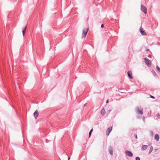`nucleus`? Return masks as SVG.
Here are the masks:
<instances>
[{
	"label": "nucleus",
	"mask_w": 160,
	"mask_h": 160,
	"mask_svg": "<svg viewBox=\"0 0 160 160\" xmlns=\"http://www.w3.org/2000/svg\"><path fill=\"white\" fill-rule=\"evenodd\" d=\"M135 111L138 114L142 115L143 114V109L141 107H137L135 108Z\"/></svg>",
	"instance_id": "1"
},
{
	"label": "nucleus",
	"mask_w": 160,
	"mask_h": 160,
	"mask_svg": "<svg viewBox=\"0 0 160 160\" xmlns=\"http://www.w3.org/2000/svg\"><path fill=\"white\" fill-rule=\"evenodd\" d=\"M145 62L146 65L148 67H150L151 65V62L150 60L147 58H144Z\"/></svg>",
	"instance_id": "2"
},
{
	"label": "nucleus",
	"mask_w": 160,
	"mask_h": 160,
	"mask_svg": "<svg viewBox=\"0 0 160 160\" xmlns=\"http://www.w3.org/2000/svg\"><path fill=\"white\" fill-rule=\"evenodd\" d=\"M88 28L87 29H84L83 30L82 32V38H84L86 37L87 34V32L88 31Z\"/></svg>",
	"instance_id": "3"
},
{
	"label": "nucleus",
	"mask_w": 160,
	"mask_h": 160,
	"mask_svg": "<svg viewBox=\"0 0 160 160\" xmlns=\"http://www.w3.org/2000/svg\"><path fill=\"white\" fill-rule=\"evenodd\" d=\"M141 9L145 14H146L147 13V9L145 6L142 5H141Z\"/></svg>",
	"instance_id": "4"
},
{
	"label": "nucleus",
	"mask_w": 160,
	"mask_h": 160,
	"mask_svg": "<svg viewBox=\"0 0 160 160\" xmlns=\"http://www.w3.org/2000/svg\"><path fill=\"white\" fill-rule=\"evenodd\" d=\"M126 155L129 157H132L133 156V154L131 152L128 150H126L125 152Z\"/></svg>",
	"instance_id": "5"
},
{
	"label": "nucleus",
	"mask_w": 160,
	"mask_h": 160,
	"mask_svg": "<svg viewBox=\"0 0 160 160\" xmlns=\"http://www.w3.org/2000/svg\"><path fill=\"white\" fill-rule=\"evenodd\" d=\"M112 129V127H110L108 128V129L107 131V133H106V134L107 136H108L109 134V133L111 131Z\"/></svg>",
	"instance_id": "6"
},
{
	"label": "nucleus",
	"mask_w": 160,
	"mask_h": 160,
	"mask_svg": "<svg viewBox=\"0 0 160 160\" xmlns=\"http://www.w3.org/2000/svg\"><path fill=\"white\" fill-rule=\"evenodd\" d=\"M140 31L141 34L143 35H147V34L145 32V31L142 29V28L140 29Z\"/></svg>",
	"instance_id": "7"
},
{
	"label": "nucleus",
	"mask_w": 160,
	"mask_h": 160,
	"mask_svg": "<svg viewBox=\"0 0 160 160\" xmlns=\"http://www.w3.org/2000/svg\"><path fill=\"white\" fill-rule=\"evenodd\" d=\"M34 116L36 119L37 118V117L39 115V113L37 110L35 111L33 113Z\"/></svg>",
	"instance_id": "8"
},
{
	"label": "nucleus",
	"mask_w": 160,
	"mask_h": 160,
	"mask_svg": "<svg viewBox=\"0 0 160 160\" xmlns=\"http://www.w3.org/2000/svg\"><path fill=\"white\" fill-rule=\"evenodd\" d=\"M128 77L131 79L133 78L132 76V72L130 71H128Z\"/></svg>",
	"instance_id": "9"
},
{
	"label": "nucleus",
	"mask_w": 160,
	"mask_h": 160,
	"mask_svg": "<svg viewBox=\"0 0 160 160\" xmlns=\"http://www.w3.org/2000/svg\"><path fill=\"white\" fill-rule=\"evenodd\" d=\"M109 151L110 154L112 155L113 154V150L112 147H110L109 148Z\"/></svg>",
	"instance_id": "10"
},
{
	"label": "nucleus",
	"mask_w": 160,
	"mask_h": 160,
	"mask_svg": "<svg viewBox=\"0 0 160 160\" xmlns=\"http://www.w3.org/2000/svg\"><path fill=\"white\" fill-rule=\"evenodd\" d=\"M148 148V146L146 145H143L142 146L141 149L142 150H146Z\"/></svg>",
	"instance_id": "11"
},
{
	"label": "nucleus",
	"mask_w": 160,
	"mask_h": 160,
	"mask_svg": "<svg viewBox=\"0 0 160 160\" xmlns=\"http://www.w3.org/2000/svg\"><path fill=\"white\" fill-rule=\"evenodd\" d=\"M155 139L157 141H158L159 139V136L158 134H156L155 136Z\"/></svg>",
	"instance_id": "12"
},
{
	"label": "nucleus",
	"mask_w": 160,
	"mask_h": 160,
	"mask_svg": "<svg viewBox=\"0 0 160 160\" xmlns=\"http://www.w3.org/2000/svg\"><path fill=\"white\" fill-rule=\"evenodd\" d=\"M101 113L102 116H104L105 115V114L106 113V112H105V110L104 108H103L101 110Z\"/></svg>",
	"instance_id": "13"
},
{
	"label": "nucleus",
	"mask_w": 160,
	"mask_h": 160,
	"mask_svg": "<svg viewBox=\"0 0 160 160\" xmlns=\"http://www.w3.org/2000/svg\"><path fill=\"white\" fill-rule=\"evenodd\" d=\"M27 25H26V26L23 29V30L22 31L23 36H24V35H25V33L26 32L27 28Z\"/></svg>",
	"instance_id": "14"
},
{
	"label": "nucleus",
	"mask_w": 160,
	"mask_h": 160,
	"mask_svg": "<svg viewBox=\"0 0 160 160\" xmlns=\"http://www.w3.org/2000/svg\"><path fill=\"white\" fill-rule=\"evenodd\" d=\"M153 150V147L151 146L150 148L149 151V153H150Z\"/></svg>",
	"instance_id": "15"
},
{
	"label": "nucleus",
	"mask_w": 160,
	"mask_h": 160,
	"mask_svg": "<svg viewBox=\"0 0 160 160\" xmlns=\"http://www.w3.org/2000/svg\"><path fill=\"white\" fill-rule=\"evenodd\" d=\"M93 131V128H92L90 131L89 132V137H90L91 136V135L92 134V132Z\"/></svg>",
	"instance_id": "16"
},
{
	"label": "nucleus",
	"mask_w": 160,
	"mask_h": 160,
	"mask_svg": "<svg viewBox=\"0 0 160 160\" xmlns=\"http://www.w3.org/2000/svg\"><path fill=\"white\" fill-rule=\"evenodd\" d=\"M156 68L158 71L160 72V68L158 66H157Z\"/></svg>",
	"instance_id": "17"
},
{
	"label": "nucleus",
	"mask_w": 160,
	"mask_h": 160,
	"mask_svg": "<svg viewBox=\"0 0 160 160\" xmlns=\"http://www.w3.org/2000/svg\"><path fill=\"white\" fill-rule=\"evenodd\" d=\"M152 72L154 76H156L157 75L156 73L154 70L152 71Z\"/></svg>",
	"instance_id": "18"
},
{
	"label": "nucleus",
	"mask_w": 160,
	"mask_h": 160,
	"mask_svg": "<svg viewBox=\"0 0 160 160\" xmlns=\"http://www.w3.org/2000/svg\"><path fill=\"white\" fill-rule=\"evenodd\" d=\"M136 160H140V158L139 157H137L136 158Z\"/></svg>",
	"instance_id": "19"
},
{
	"label": "nucleus",
	"mask_w": 160,
	"mask_h": 160,
	"mask_svg": "<svg viewBox=\"0 0 160 160\" xmlns=\"http://www.w3.org/2000/svg\"><path fill=\"white\" fill-rule=\"evenodd\" d=\"M150 97L151 98H153V99H154L155 98V97L154 96H152L151 95H150Z\"/></svg>",
	"instance_id": "20"
},
{
	"label": "nucleus",
	"mask_w": 160,
	"mask_h": 160,
	"mask_svg": "<svg viewBox=\"0 0 160 160\" xmlns=\"http://www.w3.org/2000/svg\"><path fill=\"white\" fill-rule=\"evenodd\" d=\"M134 137H135V138L136 139H137V138H138V137H137V134H135V135H134Z\"/></svg>",
	"instance_id": "21"
},
{
	"label": "nucleus",
	"mask_w": 160,
	"mask_h": 160,
	"mask_svg": "<svg viewBox=\"0 0 160 160\" xmlns=\"http://www.w3.org/2000/svg\"><path fill=\"white\" fill-rule=\"evenodd\" d=\"M104 25H103V24H102L101 25V27L102 28H103L104 27Z\"/></svg>",
	"instance_id": "22"
},
{
	"label": "nucleus",
	"mask_w": 160,
	"mask_h": 160,
	"mask_svg": "<svg viewBox=\"0 0 160 160\" xmlns=\"http://www.w3.org/2000/svg\"><path fill=\"white\" fill-rule=\"evenodd\" d=\"M151 133L152 134V135L153 133V132L152 131H151Z\"/></svg>",
	"instance_id": "23"
},
{
	"label": "nucleus",
	"mask_w": 160,
	"mask_h": 160,
	"mask_svg": "<svg viewBox=\"0 0 160 160\" xmlns=\"http://www.w3.org/2000/svg\"><path fill=\"white\" fill-rule=\"evenodd\" d=\"M108 100H107L106 102V103H108Z\"/></svg>",
	"instance_id": "24"
},
{
	"label": "nucleus",
	"mask_w": 160,
	"mask_h": 160,
	"mask_svg": "<svg viewBox=\"0 0 160 160\" xmlns=\"http://www.w3.org/2000/svg\"><path fill=\"white\" fill-rule=\"evenodd\" d=\"M86 103H85L84 105V106L85 107L86 105Z\"/></svg>",
	"instance_id": "25"
},
{
	"label": "nucleus",
	"mask_w": 160,
	"mask_h": 160,
	"mask_svg": "<svg viewBox=\"0 0 160 160\" xmlns=\"http://www.w3.org/2000/svg\"><path fill=\"white\" fill-rule=\"evenodd\" d=\"M70 159V157H69L68 158V160H69Z\"/></svg>",
	"instance_id": "26"
},
{
	"label": "nucleus",
	"mask_w": 160,
	"mask_h": 160,
	"mask_svg": "<svg viewBox=\"0 0 160 160\" xmlns=\"http://www.w3.org/2000/svg\"><path fill=\"white\" fill-rule=\"evenodd\" d=\"M146 50L147 51H149V49H147Z\"/></svg>",
	"instance_id": "27"
},
{
	"label": "nucleus",
	"mask_w": 160,
	"mask_h": 160,
	"mask_svg": "<svg viewBox=\"0 0 160 160\" xmlns=\"http://www.w3.org/2000/svg\"><path fill=\"white\" fill-rule=\"evenodd\" d=\"M144 117H143L142 118L143 119H144Z\"/></svg>",
	"instance_id": "28"
},
{
	"label": "nucleus",
	"mask_w": 160,
	"mask_h": 160,
	"mask_svg": "<svg viewBox=\"0 0 160 160\" xmlns=\"http://www.w3.org/2000/svg\"><path fill=\"white\" fill-rule=\"evenodd\" d=\"M144 117H143L142 118L143 119H144Z\"/></svg>",
	"instance_id": "29"
}]
</instances>
